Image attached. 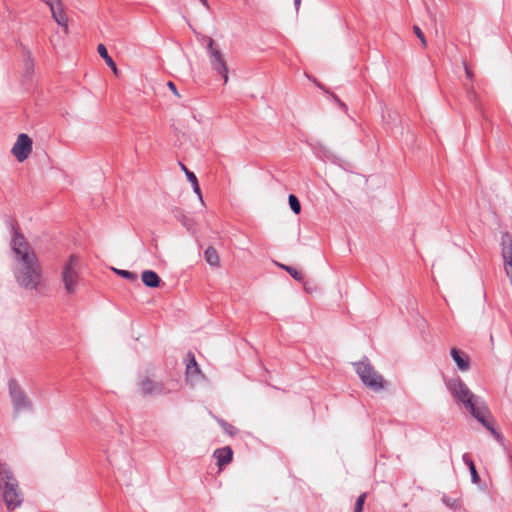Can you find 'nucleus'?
Listing matches in <instances>:
<instances>
[{"instance_id": "obj_1", "label": "nucleus", "mask_w": 512, "mask_h": 512, "mask_svg": "<svg viewBox=\"0 0 512 512\" xmlns=\"http://www.w3.org/2000/svg\"><path fill=\"white\" fill-rule=\"evenodd\" d=\"M12 229L11 248L16 259L15 279L21 287L36 290L42 277V269L38 258L31 250L23 234L15 226H12Z\"/></svg>"}, {"instance_id": "obj_2", "label": "nucleus", "mask_w": 512, "mask_h": 512, "mask_svg": "<svg viewBox=\"0 0 512 512\" xmlns=\"http://www.w3.org/2000/svg\"><path fill=\"white\" fill-rule=\"evenodd\" d=\"M447 388L454 399L462 403L475 419L496 438H500V434L494 429L493 424L486 419L488 414L487 407L483 403H479L478 398L459 377L450 379L447 382Z\"/></svg>"}, {"instance_id": "obj_3", "label": "nucleus", "mask_w": 512, "mask_h": 512, "mask_svg": "<svg viewBox=\"0 0 512 512\" xmlns=\"http://www.w3.org/2000/svg\"><path fill=\"white\" fill-rule=\"evenodd\" d=\"M139 388L142 396L156 397L178 391L180 384L174 379L156 381L149 376H145L139 381Z\"/></svg>"}, {"instance_id": "obj_4", "label": "nucleus", "mask_w": 512, "mask_h": 512, "mask_svg": "<svg viewBox=\"0 0 512 512\" xmlns=\"http://www.w3.org/2000/svg\"><path fill=\"white\" fill-rule=\"evenodd\" d=\"M81 261L77 255H70L62 267L61 281L67 294L73 295L77 292L80 283Z\"/></svg>"}, {"instance_id": "obj_5", "label": "nucleus", "mask_w": 512, "mask_h": 512, "mask_svg": "<svg viewBox=\"0 0 512 512\" xmlns=\"http://www.w3.org/2000/svg\"><path fill=\"white\" fill-rule=\"evenodd\" d=\"M203 41L206 43L207 54L212 66V69L220 74L224 80V83L228 82V67L223 53L215 42L210 37H204Z\"/></svg>"}, {"instance_id": "obj_6", "label": "nucleus", "mask_w": 512, "mask_h": 512, "mask_svg": "<svg viewBox=\"0 0 512 512\" xmlns=\"http://www.w3.org/2000/svg\"><path fill=\"white\" fill-rule=\"evenodd\" d=\"M356 373L359 375L362 382L374 391H379L384 388V379L369 362L361 361L355 363Z\"/></svg>"}, {"instance_id": "obj_7", "label": "nucleus", "mask_w": 512, "mask_h": 512, "mask_svg": "<svg viewBox=\"0 0 512 512\" xmlns=\"http://www.w3.org/2000/svg\"><path fill=\"white\" fill-rule=\"evenodd\" d=\"M8 388L15 414H18L23 410L31 409L30 400L27 398L25 392L21 389L16 380L10 379Z\"/></svg>"}, {"instance_id": "obj_8", "label": "nucleus", "mask_w": 512, "mask_h": 512, "mask_svg": "<svg viewBox=\"0 0 512 512\" xmlns=\"http://www.w3.org/2000/svg\"><path fill=\"white\" fill-rule=\"evenodd\" d=\"M0 489L2 490L3 498L9 511L22 505L23 496L19 489L18 482H7L5 485L1 486Z\"/></svg>"}, {"instance_id": "obj_9", "label": "nucleus", "mask_w": 512, "mask_h": 512, "mask_svg": "<svg viewBox=\"0 0 512 512\" xmlns=\"http://www.w3.org/2000/svg\"><path fill=\"white\" fill-rule=\"evenodd\" d=\"M11 152L19 162L26 160L32 152V140L30 137L27 134H20Z\"/></svg>"}, {"instance_id": "obj_10", "label": "nucleus", "mask_w": 512, "mask_h": 512, "mask_svg": "<svg viewBox=\"0 0 512 512\" xmlns=\"http://www.w3.org/2000/svg\"><path fill=\"white\" fill-rule=\"evenodd\" d=\"M48 6L51 10L52 18L56 21V23L59 26L63 27L64 32L67 33L68 32V18L64 11L63 4H62L61 0L56 1L52 4H49Z\"/></svg>"}, {"instance_id": "obj_11", "label": "nucleus", "mask_w": 512, "mask_h": 512, "mask_svg": "<svg viewBox=\"0 0 512 512\" xmlns=\"http://www.w3.org/2000/svg\"><path fill=\"white\" fill-rule=\"evenodd\" d=\"M213 456L216 458L219 468H222L232 461L233 451L230 446H225L223 448L216 449Z\"/></svg>"}, {"instance_id": "obj_12", "label": "nucleus", "mask_w": 512, "mask_h": 512, "mask_svg": "<svg viewBox=\"0 0 512 512\" xmlns=\"http://www.w3.org/2000/svg\"><path fill=\"white\" fill-rule=\"evenodd\" d=\"M450 354L459 370L467 371L470 368V359L466 353L457 348H452Z\"/></svg>"}, {"instance_id": "obj_13", "label": "nucleus", "mask_w": 512, "mask_h": 512, "mask_svg": "<svg viewBox=\"0 0 512 512\" xmlns=\"http://www.w3.org/2000/svg\"><path fill=\"white\" fill-rule=\"evenodd\" d=\"M142 282L150 288H156L160 285V277L152 270H145L141 275Z\"/></svg>"}, {"instance_id": "obj_14", "label": "nucleus", "mask_w": 512, "mask_h": 512, "mask_svg": "<svg viewBox=\"0 0 512 512\" xmlns=\"http://www.w3.org/2000/svg\"><path fill=\"white\" fill-rule=\"evenodd\" d=\"M99 55L104 59L106 64L111 68L115 75H118V69L114 60L109 56L107 49L104 44H99L97 47Z\"/></svg>"}, {"instance_id": "obj_15", "label": "nucleus", "mask_w": 512, "mask_h": 512, "mask_svg": "<svg viewBox=\"0 0 512 512\" xmlns=\"http://www.w3.org/2000/svg\"><path fill=\"white\" fill-rule=\"evenodd\" d=\"M204 259L212 267H219L220 265L218 252L213 247H208L204 251Z\"/></svg>"}, {"instance_id": "obj_16", "label": "nucleus", "mask_w": 512, "mask_h": 512, "mask_svg": "<svg viewBox=\"0 0 512 512\" xmlns=\"http://www.w3.org/2000/svg\"><path fill=\"white\" fill-rule=\"evenodd\" d=\"M462 459H463V462L468 466V468L470 470L472 483H474V484L479 483L480 477L477 473L475 464H474L473 460L471 459L470 455L468 453H465V454H463Z\"/></svg>"}, {"instance_id": "obj_17", "label": "nucleus", "mask_w": 512, "mask_h": 512, "mask_svg": "<svg viewBox=\"0 0 512 512\" xmlns=\"http://www.w3.org/2000/svg\"><path fill=\"white\" fill-rule=\"evenodd\" d=\"M7 482H17L13 473L6 464H0V487Z\"/></svg>"}, {"instance_id": "obj_18", "label": "nucleus", "mask_w": 512, "mask_h": 512, "mask_svg": "<svg viewBox=\"0 0 512 512\" xmlns=\"http://www.w3.org/2000/svg\"><path fill=\"white\" fill-rule=\"evenodd\" d=\"M190 361L186 365V374L187 377H194L201 373L199 366L195 360V357L192 354H189Z\"/></svg>"}, {"instance_id": "obj_19", "label": "nucleus", "mask_w": 512, "mask_h": 512, "mask_svg": "<svg viewBox=\"0 0 512 512\" xmlns=\"http://www.w3.org/2000/svg\"><path fill=\"white\" fill-rule=\"evenodd\" d=\"M186 177L188 181L192 184L193 191L199 196L200 200H202V194L196 175L193 172L186 170Z\"/></svg>"}, {"instance_id": "obj_20", "label": "nucleus", "mask_w": 512, "mask_h": 512, "mask_svg": "<svg viewBox=\"0 0 512 512\" xmlns=\"http://www.w3.org/2000/svg\"><path fill=\"white\" fill-rule=\"evenodd\" d=\"M288 201H289V205H290L291 210L295 214H299L301 212V205H300V202H299L298 198L295 195L290 194L289 198H288Z\"/></svg>"}, {"instance_id": "obj_21", "label": "nucleus", "mask_w": 512, "mask_h": 512, "mask_svg": "<svg viewBox=\"0 0 512 512\" xmlns=\"http://www.w3.org/2000/svg\"><path fill=\"white\" fill-rule=\"evenodd\" d=\"M283 269H285L295 280L297 281H303L304 277L302 272L298 271L294 267L287 266V265H281Z\"/></svg>"}, {"instance_id": "obj_22", "label": "nucleus", "mask_w": 512, "mask_h": 512, "mask_svg": "<svg viewBox=\"0 0 512 512\" xmlns=\"http://www.w3.org/2000/svg\"><path fill=\"white\" fill-rule=\"evenodd\" d=\"M115 271L116 274H118L119 276L127 279V280H130V281H136L138 279L137 275L133 272H130L128 270H121V269H113Z\"/></svg>"}, {"instance_id": "obj_23", "label": "nucleus", "mask_w": 512, "mask_h": 512, "mask_svg": "<svg viewBox=\"0 0 512 512\" xmlns=\"http://www.w3.org/2000/svg\"><path fill=\"white\" fill-rule=\"evenodd\" d=\"M367 494L362 493L357 499L354 506V512H362Z\"/></svg>"}, {"instance_id": "obj_24", "label": "nucleus", "mask_w": 512, "mask_h": 512, "mask_svg": "<svg viewBox=\"0 0 512 512\" xmlns=\"http://www.w3.org/2000/svg\"><path fill=\"white\" fill-rule=\"evenodd\" d=\"M413 30H414V33L417 36V38L420 40L422 47L426 48L427 47V41H426L424 33L422 32L420 27L417 26V25H414L413 26Z\"/></svg>"}, {"instance_id": "obj_25", "label": "nucleus", "mask_w": 512, "mask_h": 512, "mask_svg": "<svg viewBox=\"0 0 512 512\" xmlns=\"http://www.w3.org/2000/svg\"><path fill=\"white\" fill-rule=\"evenodd\" d=\"M167 86H168V88L172 91V93H173L174 95H176L177 97H180V95H179V93H178V91H177V88H176V85L174 84V82L169 81V82L167 83Z\"/></svg>"}, {"instance_id": "obj_26", "label": "nucleus", "mask_w": 512, "mask_h": 512, "mask_svg": "<svg viewBox=\"0 0 512 512\" xmlns=\"http://www.w3.org/2000/svg\"><path fill=\"white\" fill-rule=\"evenodd\" d=\"M463 65H464L466 77L471 80L473 78L472 71L469 69V67L467 66V64L465 62L463 63Z\"/></svg>"}, {"instance_id": "obj_27", "label": "nucleus", "mask_w": 512, "mask_h": 512, "mask_svg": "<svg viewBox=\"0 0 512 512\" xmlns=\"http://www.w3.org/2000/svg\"><path fill=\"white\" fill-rule=\"evenodd\" d=\"M443 502H444L447 506H450V507H453V505H454V503H455V501H452V502H451V500H450L449 498H447V497H443Z\"/></svg>"}, {"instance_id": "obj_28", "label": "nucleus", "mask_w": 512, "mask_h": 512, "mask_svg": "<svg viewBox=\"0 0 512 512\" xmlns=\"http://www.w3.org/2000/svg\"><path fill=\"white\" fill-rule=\"evenodd\" d=\"M333 98H334V99H335V101L339 104V106H340V107H342V108L346 109V105H345L343 102H341V101L338 99V97H337V96L333 95Z\"/></svg>"}, {"instance_id": "obj_29", "label": "nucleus", "mask_w": 512, "mask_h": 512, "mask_svg": "<svg viewBox=\"0 0 512 512\" xmlns=\"http://www.w3.org/2000/svg\"><path fill=\"white\" fill-rule=\"evenodd\" d=\"M223 426L225 427V430L229 433V434H233V431H231L230 429H233L232 426L224 423Z\"/></svg>"}, {"instance_id": "obj_30", "label": "nucleus", "mask_w": 512, "mask_h": 512, "mask_svg": "<svg viewBox=\"0 0 512 512\" xmlns=\"http://www.w3.org/2000/svg\"><path fill=\"white\" fill-rule=\"evenodd\" d=\"M300 4H301V0H294V5H295V8L297 11L299 10Z\"/></svg>"}, {"instance_id": "obj_31", "label": "nucleus", "mask_w": 512, "mask_h": 512, "mask_svg": "<svg viewBox=\"0 0 512 512\" xmlns=\"http://www.w3.org/2000/svg\"><path fill=\"white\" fill-rule=\"evenodd\" d=\"M200 2L205 6V7H209L208 5V1L207 0H200Z\"/></svg>"}, {"instance_id": "obj_32", "label": "nucleus", "mask_w": 512, "mask_h": 512, "mask_svg": "<svg viewBox=\"0 0 512 512\" xmlns=\"http://www.w3.org/2000/svg\"><path fill=\"white\" fill-rule=\"evenodd\" d=\"M181 167H182V171H184V172L186 173V170H188V169L186 168V166H185V165H183V164H181Z\"/></svg>"}, {"instance_id": "obj_33", "label": "nucleus", "mask_w": 512, "mask_h": 512, "mask_svg": "<svg viewBox=\"0 0 512 512\" xmlns=\"http://www.w3.org/2000/svg\"><path fill=\"white\" fill-rule=\"evenodd\" d=\"M27 66H28L29 69L32 67L30 62H27Z\"/></svg>"}]
</instances>
